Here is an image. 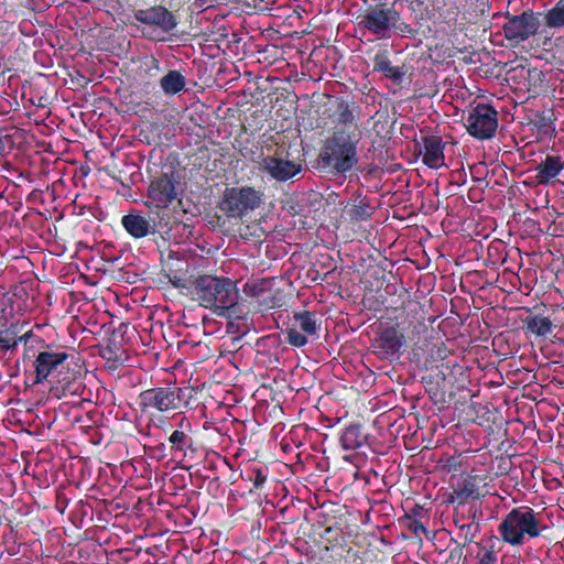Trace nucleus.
<instances>
[{"label":"nucleus","mask_w":564,"mask_h":564,"mask_svg":"<svg viewBox=\"0 0 564 564\" xmlns=\"http://www.w3.org/2000/svg\"><path fill=\"white\" fill-rule=\"evenodd\" d=\"M145 73L149 77H156L161 73L160 62L153 55L144 62Z\"/></svg>","instance_id":"obj_38"},{"label":"nucleus","mask_w":564,"mask_h":564,"mask_svg":"<svg viewBox=\"0 0 564 564\" xmlns=\"http://www.w3.org/2000/svg\"><path fill=\"white\" fill-rule=\"evenodd\" d=\"M402 312L411 315L409 341L412 343L410 361L419 369L438 367L446 359L448 348L440 338L433 336V329L424 322L423 310L419 302L409 300L403 303Z\"/></svg>","instance_id":"obj_1"},{"label":"nucleus","mask_w":564,"mask_h":564,"mask_svg":"<svg viewBox=\"0 0 564 564\" xmlns=\"http://www.w3.org/2000/svg\"><path fill=\"white\" fill-rule=\"evenodd\" d=\"M458 10L457 8L447 10L445 14H443V21L449 26H455L457 24Z\"/></svg>","instance_id":"obj_42"},{"label":"nucleus","mask_w":564,"mask_h":564,"mask_svg":"<svg viewBox=\"0 0 564 564\" xmlns=\"http://www.w3.org/2000/svg\"><path fill=\"white\" fill-rule=\"evenodd\" d=\"M530 314L522 319V330L527 337L547 338L553 333V322L549 316Z\"/></svg>","instance_id":"obj_23"},{"label":"nucleus","mask_w":564,"mask_h":564,"mask_svg":"<svg viewBox=\"0 0 564 564\" xmlns=\"http://www.w3.org/2000/svg\"><path fill=\"white\" fill-rule=\"evenodd\" d=\"M545 25L547 28H563L564 26V1L560 0L552 9H550L545 17Z\"/></svg>","instance_id":"obj_32"},{"label":"nucleus","mask_w":564,"mask_h":564,"mask_svg":"<svg viewBox=\"0 0 564 564\" xmlns=\"http://www.w3.org/2000/svg\"><path fill=\"white\" fill-rule=\"evenodd\" d=\"M4 164H6V160H4V144H3L2 139L0 138V171L2 170Z\"/></svg>","instance_id":"obj_47"},{"label":"nucleus","mask_w":564,"mask_h":564,"mask_svg":"<svg viewBox=\"0 0 564 564\" xmlns=\"http://www.w3.org/2000/svg\"><path fill=\"white\" fill-rule=\"evenodd\" d=\"M397 10L393 6L379 0L376 4H367L356 17V24L360 30L368 31L377 39L390 37V25H393Z\"/></svg>","instance_id":"obj_8"},{"label":"nucleus","mask_w":564,"mask_h":564,"mask_svg":"<svg viewBox=\"0 0 564 564\" xmlns=\"http://www.w3.org/2000/svg\"><path fill=\"white\" fill-rule=\"evenodd\" d=\"M482 517V510L480 507L470 506L468 509V518H471L470 521L466 522V524H458L459 534L458 536L463 539L464 545H469L474 542L477 534L480 532V518Z\"/></svg>","instance_id":"obj_26"},{"label":"nucleus","mask_w":564,"mask_h":564,"mask_svg":"<svg viewBox=\"0 0 564 564\" xmlns=\"http://www.w3.org/2000/svg\"><path fill=\"white\" fill-rule=\"evenodd\" d=\"M420 155L423 163L430 169H438L444 165L445 142L440 135L430 134L421 138Z\"/></svg>","instance_id":"obj_20"},{"label":"nucleus","mask_w":564,"mask_h":564,"mask_svg":"<svg viewBox=\"0 0 564 564\" xmlns=\"http://www.w3.org/2000/svg\"><path fill=\"white\" fill-rule=\"evenodd\" d=\"M261 194L253 187H227L219 203V208L228 217L241 218L249 210L259 207Z\"/></svg>","instance_id":"obj_11"},{"label":"nucleus","mask_w":564,"mask_h":564,"mask_svg":"<svg viewBox=\"0 0 564 564\" xmlns=\"http://www.w3.org/2000/svg\"><path fill=\"white\" fill-rule=\"evenodd\" d=\"M19 332L20 328L18 324H11L6 332L0 329V350L8 351L15 349L18 346L15 336L19 335Z\"/></svg>","instance_id":"obj_33"},{"label":"nucleus","mask_w":564,"mask_h":564,"mask_svg":"<svg viewBox=\"0 0 564 564\" xmlns=\"http://www.w3.org/2000/svg\"><path fill=\"white\" fill-rule=\"evenodd\" d=\"M192 398V387L170 384L142 390L137 398V402L141 413L153 417L155 414L183 413L184 410L189 408Z\"/></svg>","instance_id":"obj_5"},{"label":"nucleus","mask_w":564,"mask_h":564,"mask_svg":"<svg viewBox=\"0 0 564 564\" xmlns=\"http://www.w3.org/2000/svg\"><path fill=\"white\" fill-rule=\"evenodd\" d=\"M528 91L531 96H539L547 91V80L545 74L534 67L527 70Z\"/></svg>","instance_id":"obj_29"},{"label":"nucleus","mask_w":564,"mask_h":564,"mask_svg":"<svg viewBox=\"0 0 564 564\" xmlns=\"http://www.w3.org/2000/svg\"><path fill=\"white\" fill-rule=\"evenodd\" d=\"M459 508L460 507H455V511H454V516H453V519H454V523L455 525L458 528V524H466V522L470 521L471 518H468V511L465 513V512H459Z\"/></svg>","instance_id":"obj_41"},{"label":"nucleus","mask_w":564,"mask_h":564,"mask_svg":"<svg viewBox=\"0 0 564 564\" xmlns=\"http://www.w3.org/2000/svg\"><path fill=\"white\" fill-rule=\"evenodd\" d=\"M556 120L554 110L547 108L529 116L528 126L531 130L535 131L538 140H551L556 137Z\"/></svg>","instance_id":"obj_18"},{"label":"nucleus","mask_w":564,"mask_h":564,"mask_svg":"<svg viewBox=\"0 0 564 564\" xmlns=\"http://www.w3.org/2000/svg\"><path fill=\"white\" fill-rule=\"evenodd\" d=\"M467 132L478 139H491L498 128V111L489 104L479 102L464 118Z\"/></svg>","instance_id":"obj_13"},{"label":"nucleus","mask_w":564,"mask_h":564,"mask_svg":"<svg viewBox=\"0 0 564 564\" xmlns=\"http://www.w3.org/2000/svg\"><path fill=\"white\" fill-rule=\"evenodd\" d=\"M318 325L314 312H296L286 329L285 340L293 347L301 348L308 343V336L317 334Z\"/></svg>","instance_id":"obj_15"},{"label":"nucleus","mask_w":564,"mask_h":564,"mask_svg":"<svg viewBox=\"0 0 564 564\" xmlns=\"http://www.w3.org/2000/svg\"><path fill=\"white\" fill-rule=\"evenodd\" d=\"M422 511H423L422 507H421V506H419V505H415V506L410 510V512H409V513H406V518H408V520L417 519L419 517H421Z\"/></svg>","instance_id":"obj_44"},{"label":"nucleus","mask_w":564,"mask_h":564,"mask_svg":"<svg viewBox=\"0 0 564 564\" xmlns=\"http://www.w3.org/2000/svg\"><path fill=\"white\" fill-rule=\"evenodd\" d=\"M409 9L411 10V13L413 15V19L415 22L421 26L423 21L426 20L429 9L425 6L423 0H412L409 3Z\"/></svg>","instance_id":"obj_36"},{"label":"nucleus","mask_w":564,"mask_h":564,"mask_svg":"<svg viewBox=\"0 0 564 564\" xmlns=\"http://www.w3.org/2000/svg\"><path fill=\"white\" fill-rule=\"evenodd\" d=\"M242 479L252 482L253 488L249 490L250 492H252L253 489H261L268 479V467H250L246 469L245 474L242 475Z\"/></svg>","instance_id":"obj_30"},{"label":"nucleus","mask_w":564,"mask_h":564,"mask_svg":"<svg viewBox=\"0 0 564 564\" xmlns=\"http://www.w3.org/2000/svg\"><path fill=\"white\" fill-rule=\"evenodd\" d=\"M133 18L151 29L150 33L143 31V34L150 40H163V37H158L156 35L170 34L178 24L174 13L161 4L134 10Z\"/></svg>","instance_id":"obj_12"},{"label":"nucleus","mask_w":564,"mask_h":564,"mask_svg":"<svg viewBox=\"0 0 564 564\" xmlns=\"http://www.w3.org/2000/svg\"><path fill=\"white\" fill-rule=\"evenodd\" d=\"M0 299H7L4 294H0Z\"/></svg>","instance_id":"obj_49"},{"label":"nucleus","mask_w":564,"mask_h":564,"mask_svg":"<svg viewBox=\"0 0 564 564\" xmlns=\"http://www.w3.org/2000/svg\"><path fill=\"white\" fill-rule=\"evenodd\" d=\"M540 12L531 9L523 10L520 14L506 13V22L502 25L505 39L517 46L534 36L541 26Z\"/></svg>","instance_id":"obj_10"},{"label":"nucleus","mask_w":564,"mask_h":564,"mask_svg":"<svg viewBox=\"0 0 564 564\" xmlns=\"http://www.w3.org/2000/svg\"><path fill=\"white\" fill-rule=\"evenodd\" d=\"M362 139L359 126L336 127L325 139L318 154V164L334 175H346L359 162L358 145Z\"/></svg>","instance_id":"obj_2"},{"label":"nucleus","mask_w":564,"mask_h":564,"mask_svg":"<svg viewBox=\"0 0 564 564\" xmlns=\"http://www.w3.org/2000/svg\"><path fill=\"white\" fill-rule=\"evenodd\" d=\"M181 178L174 172H162L154 176L148 186L145 205L156 209H165L178 200Z\"/></svg>","instance_id":"obj_9"},{"label":"nucleus","mask_w":564,"mask_h":564,"mask_svg":"<svg viewBox=\"0 0 564 564\" xmlns=\"http://www.w3.org/2000/svg\"><path fill=\"white\" fill-rule=\"evenodd\" d=\"M478 547L479 550L476 554V558L479 564H497L498 556L494 545L486 546L478 544Z\"/></svg>","instance_id":"obj_35"},{"label":"nucleus","mask_w":564,"mask_h":564,"mask_svg":"<svg viewBox=\"0 0 564 564\" xmlns=\"http://www.w3.org/2000/svg\"><path fill=\"white\" fill-rule=\"evenodd\" d=\"M261 170L279 182H286L302 171V165L274 155L263 158Z\"/></svg>","instance_id":"obj_17"},{"label":"nucleus","mask_w":564,"mask_h":564,"mask_svg":"<svg viewBox=\"0 0 564 564\" xmlns=\"http://www.w3.org/2000/svg\"><path fill=\"white\" fill-rule=\"evenodd\" d=\"M13 296L17 299H33V296L30 294L28 285L23 283L13 288Z\"/></svg>","instance_id":"obj_40"},{"label":"nucleus","mask_w":564,"mask_h":564,"mask_svg":"<svg viewBox=\"0 0 564 564\" xmlns=\"http://www.w3.org/2000/svg\"><path fill=\"white\" fill-rule=\"evenodd\" d=\"M373 72L382 73L388 79L394 84H402L406 74L405 65L393 66L389 58V52L387 50L378 51L372 58Z\"/></svg>","instance_id":"obj_24"},{"label":"nucleus","mask_w":564,"mask_h":564,"mask_svg":"<svg viewBox=\"0 0 564 564\" xmlns=\"http://www.w3.org/2000/svg\"><path fill=\"white\" fill-rule=\"evenodd\" d=\"M32 336H33V333H32V330L30 329V330L25 332V333H24L23 335H21V336H18V335H17V336H15V340H18V344H19V343H24V344L26 345L28 340H29Z\"/></svg>","instance_id":"obj_46"},{"label":"nucleus","mask_w":564,"mask_h":564,"mask_svg":"<svg viewBox=\"0 0 564 564\" xmlns=\"http://www.w3.org/2000/svg\"><path fill=\"white\" fill-rule=\"evenodd\" d=\"M191 293L202 307L218 315L237 314L239 291L237 283L228 276L200 274L192 282Z\"/></svg>","instance_id":"obj_4"},{"label":"nucleus","mask_w":564,"mask_h":564,"mask_svg":"<svg viewBox=\"0 0 564 564\" xmlns=\"http://www.w3.org/2000/svg\"><path fill=\"white\" fill-rule=\"evenodd\" d=\"M100 355L104 359H106L108 361L122 364V358H121V355L119 354V351L110 346L105 347L101 350Z\"/></svg>","instance_id":"obj_39"},{"label":"nucleus","mask_w":564,"mask_h":564,"mask_svg":"<svg viewBox=\"0 0 564 564\" xmlns=\"http://www.w3.org/2000/svg\"><path fill=\"white\" fill-rule=\"evenodd\" d=\"M368 435L361 424H349L339 436V442L345 451H356L367 444Z\"/></svg>","instance_id":"obj_25"},{"label":"nucleus","mask_w":564,"mask_h":564,"mask_svg":"<svg viewBox=\"0 0 564 564\" xmlns=\"http://www.w3.org/2000/svg\"><path fill=\"white\" fill-rule=\"evenodd\" d=\"M186 78L180 70H169L160 79L161 89L165 95L174 96L184 90Z\"/></svg>","instance_id":"obj_28"},{"label":"nucleus","mask_w":564,"mask_h":564,"mask_svg":"<svg viewBox=\"0 0 564 564\" xmlns=\"http://www.w3.org/2000/svg\"><path fill=\"white\" fill-rule=\"evenodd\" d=\"M547 529L542 523L540 513L528 506L511 509L498 525L501 540L512 546L522 545L527 538L535 539Z\"/></svg>","instance_id":"obj_6"},{"label":"nucleus","mask_w":564,"mask_h":564,"mask_svg":"<svg viewBox=\"0 0 564 564\" xmlns=\"http://www.w3.org/2000/svg\"><path fill=\"white\" fill-rule=\"evenodd\" d=\"M171 454L174 456L185 457L188 452L196 451L195 441L193 437V426L191 421L183 416L177 423V429L174 430L167 437Z\"/></svg>","instance_id":"obj_16"},{"label":"nucleus","mask_w":564,"mask_h":564,"mask_svg":"<svg viewBox=\"0 0 564 564\" xmlns=\"http://www.w3.org/2000/svg\"><path fill=\"white\" fill-rule=\"evenodd\" d=\"M165 216L159 210H150L148 216L134 212L123 215L121 225L131 237L141 239L167 227V221L163 223Z\"/></svg>","instance_id":"obj_14"},{"label":"nucleus","mask_w":564,"mask_h":564,"mask_svg":"<svg viewBox=\"0 0 564 564\" xmlns=\"http://www.w3.org/2000/svg\"><path fill=\"white\" fill-rule=\"evenodd\" d=\"M564 169V154H546L535 167V181L546 185L555 180Z\"/></svg>","instance_id":"obj_21"},{"label":"nucleus","mask_w":564,"mask_h":564,"mask_svg":"<svg viewBox=\"0 0 564 564\" xmlns=\"http://www.w3.org/2000/svg\"><path fill=\"white\" fill-rule=\"evenodd\" d=\"M337 196H338V195H337L336 193H334V192H333V193H330V194L328 195V199H330V198H333V197H337Z\"/></svg>","instance_id":"obj_48"},{"label":"nucleus","mask_w":564,"mask_h":564,"mask_svg":"<svg viewBox=\"0 0 564 564\" xmlns=\"http://www.w3.org/2000/svg\"><path fill=\"white\" fill-rule=\"evenodd\" d=\"M408 528L415 534H420L421 532L426 533V528L419 519L409 520Z\"/></svg>","instance_id":"obj_43"},{"label":"nucleus","mask_w":564,"mask_h":564,"mask_svg":"<svg viewBox=\"0 0 564 564\" xmlns=\"http://www.w3.org/2000/svg\"><path fill=\"white\" fill-rule=\"evenodd\" d=\"M480 498L479 479L475 475H466L453 487L448 495V502L464 507L469 500Z\"/></svg>","instance_id":"obj_19"},{"label":"nucleus","mask_w":564,"mask_h":564,"mask_svg":"<svg viewBox=\"0 0 564 564\" xmlns=\"http://www.w3.org/2000/svg\"><path fill=\"white\" fill-rule=\"evenodd\" d=\"M373 209L366 200H360L358 204L352 205L347 214L349 219L354 223L367 221L371 218Z\"/></svg>","instance_id":"obj_31"},{"label":"nucleus","mask_w":564,"mask_h":564,"mask_svg":"<svg viewBox=\"0 0 564 564\" xmlns=\"http://www.w3.org/2000/svg\"><path fill=\"white\" fill-rule=\"evenodd\" d=\"M74 357L64 347L44 344L34 355L33 368L35 373L34 383H43L53 378L64 393H77L83 387L80 372L72 368Z\"/></svg>","instance_id":"obj_3"},{"label":"nucleus","mask_w":564,"mask_h":564,"mask_svg":"<svg viewBox=\"0 0 564 564\" xmlns=\"http://www.w3.org/2000/svg\"><path fill=\"white\" fill-rule=\"evenodd\" d=\"M410 319L411 315L406 314L405 318L398 321L395 325L381 329L371 340L372 354L381 360L398 359L409 341Z\"/></svg>","instance_id":"obj_7"},{"label":"nucleus","mask_w":564,"mask_h":564,"mask_svg":"<svg viewBox=\"0 0 564 564\" xmlns=\"http://www.w3.org/2000/svg\"><path fill=\"white\" fill-rule=\"evenodd\" d=\"M332 106L334 108L333 115L330 116L333 121L341 124V127H355L358 126L356 122L357 113L359 112V106L352 100H347L343 97H332Z\"/></svg>","instance_id":"obj_22"},{"label":"nucleus","mask_w":564,"mask_h":564,"mask_svg":"<svg viewBox=\"0 0 564 564\" xmlns=\"http://www.w3.org/2000/svg\"><path fill=\"white\" fill-rule=\"evenodd\" d=\"M164 270L171 283L176 288H184L188 273V263L186 260L174 258L170 254L164 265Z\"/></svg>","instance_id":"obj_27"},{"label":"nucleus","mask_w":564,"mask_h":564,"mask_svg":"<svg viewBox=\"0 0 564 564\" xmlns=\"http://www.w3.org/2000/svg\"><path fill=\"white\" fill-rule=\"evenodd\" d=\"M395 20H393V25H390V32L393 30L395 33L403 37H413L417 34V30L412 28L411 24L404 22L401 18L399 11H397V17L393 15Z\"/></svg>","instance_id":"obj_34"},{"label":"nucleus","mask_w":564,"mask_h":564,"mask_svg":"<svg viewBox=\"0 0 564 564\" xmlns=\"http://www.w3.org/2000/svg\"><path fill=\"white\" fill-rule=\"evenodd\" d=\"M466 545H464V543L462 544H458L456 547H454L453 550H451L449 552V558L451 560H454V558H460L462 555H463V551H464V547Z\"/></svg>","instance_id":"obj_45"},{"label":"nucleus","mask_w":564,"mask_h":564,"mask_svg":"<svg viewBox=\"0 0 564 564\" xmlns=\"http://www.w3.org/2000/svg\"><path fill=\"white\" fill-rule=\"evenodd\" d=\"M265 291L263 281H248L243 285V293L250 299H260Z\"/></svg>","instance_id":"obj_37"}]
</instances>
